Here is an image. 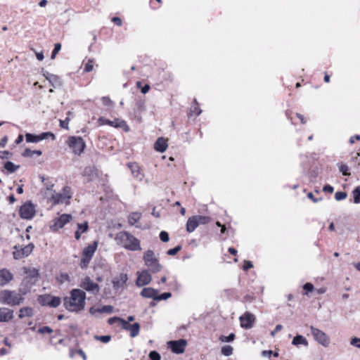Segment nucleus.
I'll return each mask as SVG.
<instances>
[{"label": "nucleus", "mask_w": 360, "mask_h": 360, "mask_svg": "<svg viewBox=\"0 0 360 360\" xmlns=\"http://www.w3.org/2000/svg\"><path fill=\"white\" fill-rule=\"evenodd\" d=\"M86 293L80 289H73L70 297L64 298V306L70 311H78L85 307Z\"/></svg>", "instance_id": "1"}, {"label": "nucleus", "mask_w": 360, "mask_h": 360, "mask_svg": "<svg viewBox=\"0 0 360 360\" xmlns=\"http://www.w3.org/2000/svg\"><path fill=\"white\" fill-rule=\"evenodd\" d=\"M115 240L118 245L131 251H136L141 249L140 240L127 231L118 233L115 237Z\"/></svg>", "instance_id": "2"}, {"label": "nucleus", "mask_w": 360, "mask_h": 360, "mask_svg": "<svg viewBox=\"0 0 360 360\" xmlns=\"http://www.w3.org/2000/svg\"><path fill=\"white\" fill-rule=\"evenodd\" d=\"M22 300V295L15 291L9 290L0 291V302L3 304L11 306L18 305Z\"/></svg>", "instance_id": "3"}, {"label": "nucleus", "mask_w": 360, "mask_h": 360, "mask_svg": "<svg viewBox=\"0 0 360 360\" xmlns=\"http://www.w3.org/2000/svg\"><path fill=\"white\" fill-rule=\"evenodd\" d=\"M144 264L153 273H158L162 269V265L153 251L148 250L144 252L143 257Z\"/></svg>", "instance_id": "4"}, {"label": "nucleus", "mask_w": 360, "mask_h": 360, "mask_svg": "<svg viewBox=\"0 0 360 360\" xmlns=\"http://www.w3.org/2000/svg\"><path fill=\"white\" fill-rule=\"evenodd\" d=\"M72 198L71 188L69 186H65L63 189L62 193H53L50 196L49 200L53 205L68 203L69 200Z\"/></svg>", "instance_id": "5"}, {"label": "nucleus", "mask_w": 360, "mask_h": 360, "mask_svg": "<svg viewBox=\"0 0 360 360\" xmlns=\"http://www.w3.org/2000/svg\"><path fill=\"white\" fill-rule=\"evenodd\" d=\"M68 145L75 155H80L84 150L86 143L80 136H70Z\"/></svg>", "instance_id": "6"}, {"label": "nucleus", "mask_w": 360, "mask_h": 360, "mask_svg": "<svg viewBox=\"0 0 360 360\" xmlns=\"http://www.w3.org/2000/svg\"><path fill=\"white\" fill-rule=\"evenodd\" d=\"M96 248L97 243L94 242L92 244L89 245L84 249L80 264L82 269L86 268L88 266L90 260L94 255V252H96Z\"/></svg>", "instance_id": "7"}, {"label": "nucleus", "mask_w": 360, "mask_h": 360, "mask_svg": "<svg viewBox=\"0 0 360 360\" xmlns=\"http://www.w3.org/2000/svg\"><path fill=\"white\" fill-rule=\"evenodd\" d=\"M311 335L314 340L325 347L329 346L330 340L329 336L323 331L314 326L310 327Z\"/></svg>", "instance_id": "8"}, {"label": "nucleus", "mask_w": 360, "mask_h": 360, "mask_svg": "<svg viewBox=\"0 0 360 360\" xmlns=\"http://www.w3.org/2000/svg\"><path fill=\"white\" fill-rule=\"evenodd\" d=\"M34 246L32 243H30L25 247H20L15 245L14 247L15 250L13 252V257L15 259H20L23 257L29 256L33 251Z\"/></svg>", "instance_id": "9"}, {"label": "nucleus", "mask_w": 360, "mask_h": 360, "mask_svg": "<svg viewBox=\"0 0 360 360\" xmlns=\"http://www.w3.org/2000/svg\"><path fill=\"white\" fill-rule=\"evenodd\" d=\"M79 286L87 292L92 293L93 295L98 294L100 290L99 285L94 283L89 277H85L81 281Z\"/></svg>", "instance_id": "10"}, {"label": "nucleus", "mask_w": 360, "mask_h": 360, "mask_svg": "<svg viewBox=\"0 0 360 360\" xmlns=\"http://www.w3.org/2000/svg\"><path fill=\"white\" fill-rule=\"evenodd\" d=\"M39 302L43 306H49L51 307H57L61 303V300L59 297H54L50 295L40 296Z\"/></svg>", "instance_id": "11"}, {"label": "nucleus", "mask_w": 360, "mask_h": 360, "mask_svg": "<svg viewBox=\"0 0 360 360\" xmlns=\"http://www.w3.org/2000/svg\"><path fill=\"white\" fill-rule=\"evenodd\" d=\"M35 207L31 202H27L20 208V215L22 219H30L35 214Z\"/></svg>", "instance_id": "12"}, {"label": "nucleus", "mask_w": 360, "mask_h": 360, "mask_svg": "<svg viewBox=\"0 0 360 360\" xmlns=\"http://www.w3.org/2000/svg\"><path fill=\"white\" fill-rule=\"evenodd\" d=\"M71 219L72 216L70 214H63L53 220V224L50 226V228L53 231H57L63 228Z\"/></svg>", "instance_id": "13"}, {"label": "nucleus", "mask_w": 360, "mask_h": 360, "mask_svg": "<svg viewBox=\"0 0 360 360\" xmlns=\"http://www.w3.org/2000/svg\"><path fill=\"white\" fill-rule=\"evenodd\" d=\"M168 347L175 354H182L186 346V341L184 339L172 340L167 342Z\"/></svg>", "instance_id": "14"}, {"label": "nucleus", "mask_w": 360, "mask_h": 360, "mask_svg": "<svg viewBox=\"0 0 360 360\" xmlns=\"http://www.w3.org/2000/svg\"><path fill=\"white\" fill-rule=\"evenodd\" d=\"M26 276L23 279L22 283L26 285L27 288H31L37 281L38 271L35 269H32L25 271Z\"/></svg>", "instance_id": "15"}, {"label": "nucleus", "mask_w": 360, "mask_h": 360, "mask_svg": "<svg viewBox=\"0 0 360 360\" xmlns=\"http://www.w3.org/2000/svg\"><path fill=\"white\" fill-rule=\"evenodd\" d=\"M137 279L136 284L139 287L144 286L149 284L152 280L151 275L148 270L145 269L137 272Z\"/></svg>", "instance_id": "16"}, {"label": "nucleus", "mask_w": 360, "mask_h": 360, "mask_svg": "<svg viewBox=\"0 0 360 360\" xmlns=\"http://www.w3.org/2000/svg\"><path fill=\"white\" fill-rule=\"evenodd\" d=\"M239 319L240 326L243 328L249 329L252 327L255 321V316L252 313L245 312L243 315L240 316Z\"/></svg>", "instance_id": "17"}, {"label": "nucleus", "mask_w": 360, "mask_h": 360, "mask_svg": "<svg viewBox=\"0 0 360 360\" xmlns=\"http://www.w3.org/2000/svg\"><path fill=\"white\" fill-rule=\"evenodd\" d=\"M98 123L99 125L108 124L116 128L122 127L123 126L126 125V122L124 120L115 119L114 120L111 121L103 117L98 118Z\"/></svg>", "instance_id": "18"}, {"label": "nucleus", "mask_w": 360, "mask_h": 360, "mask_svg": "<svg viewBox=\"0 0 360 360\" xmlns=\"http://www.w3.org/2000/svg\"><path fill=\"white\" fill-rule=\"evenodd\" d=\"M128 276L126 274H120L112 280L113 288L115 290L123 288L127 283Z\"/></svg>", "instance_id": "19"}, {"label": "nucleus", "mask_w": 360, "mask_h": 360, "mask_svg": "<svg viewBox=\"0 0 360 360\" xmlns=\"http://www.w3.org/2000/svg\"><path fill=\"white\" fill-rule=\"evenodd\" d=\"M13 278V275L11 272L6 269H0V286H4L8 284Z\"/></svg>", "instance_id": "20"}, {"label": "nucleus", "mask_w": 360, "mask_h": 360, "mask_svg": "<svg viewBox=\"0 0 360 360\" xmlns=\"http://www.w3.org/2000/svg\"><path fill=\"white\" fill-rule=\"evenodd\" d=\"M13 318V310L0 307V322H8Z\"/></svg>", "instance_id": "21"}, {"label": "nucleus", "mask_w": 360, "mask_h": 360, "mask_svg": "<svg viewBox=\"0 0 360 360\" xmlns=\"http://www.w3.org/2000/svg\"><path fill=\"white\" fill-rule=\"evenodd\" d=\"M167 140L163 137L157 139L154 144V148L156 151L163 153L167 150Z\"/></svg>", "instance_id": "22"}, {"label": "nucleus", "mask_w": 360, "mask_h": 360, "mask_svg": "<svg viewBox=\"0 0 360 360\" xmlns=\"http://www.w3.org/2000/svg\"><path fill=\"white\" fill-rule=\"evenodd\" d=\"M128 167L130 169V170L131 172V174L134 176V177H135V178H136V179H138L139 180H141L143 179V176L141 174L140 167H139V166L138 165L137 163H136V162H129L128 164Z\"/></svg>", "instance_id": "23"}, {"label": "nucleus", "mask_w": 360, "mask_h": 360, "mask_svg": "<svg viewBox=\"0 0 360 360\" xmlns=\"http://www.w3.org/2000/svg\"><path fill=\"white\" fill-rule=\"evenodd\" d=\"M158 294V290L152 288H145L141 292V295L146 298H153L155 300V297Z\"/></svg>", "instance_id": "24"}, {"label": "nucleus", "mask_w": 360, "mask_h": 360, "mask_svg": "<svg viewBox=\"0 0 360 360\" xmlns=\"http://www.w3.org/2000/svg\"><path fill=\"white\" fill-rule=\"evenodd\" d=\"M89 229L88 222H84L83 224H77V229L75 231V237L78 240L80 239L82 233H84L87 231Z\"/></svg>", "instance_id": "25"}, {"label": "nucleus", "mask_w": 360, "mask_h": 360, "mask_svg": "<svg viewBox=\"0 0 360 360\" xmlns=\"http://www.w3.org/2000/svg\"><path fill=\"white\" fill-rule=\"evenodd\" d=\"M198 226V221L195 216L190 217L186 223V231L192 233Z\"/></svg>", "instance_id": "26"}, {"label": "nucleus", "mask_w": 360, "mask_h": 360, "mask_svg": "<svg viewBox=\"0 0 360 360\" xmlns=\"http://www.w3.org/2000/svg\"><path fill=\"white\" fill-rule=\"evenodd\" d=\"M292 344L295 346H299L300 345H302L305 347H307L309 343L307 339L301 335H297L292 340Z\"/></svg>", "instance_id": "27"}, {"label": "nucleus", "mask_w": 360, "mask_h": 360, "mask_svg": "<svg viewBox=\"0 0 360 360\" xmlns=\"http://www.w3.org/2000/svg\"><path fill=\"white\" fill-rule=\"evenodd\" d=\"M33 309L32 307H23L21 308L19 311V317L22 319L24 317H31L33 316Z\"/></svg>", "instance_id": "28"}, {"label": "nucleus", "mask_w": 360, "mask_h": 360, "mask_svg": "<svg viewBox=\"0 0 360 360\" xmlns=\"http://www.w3.org/2000/svg\"><path fill=\"white\" fill-rule=\"evenodd\" d=\"M127 330L129 331L131 338H135L139 334L140 324L134 323L130 326Z\"/></svg>", "instance_id": "29"}, {"label": "nucleus", "mask_w": 360, "mask_h": 360, "mask_svg": "<svg viewBox=\"0 0 360 360\" xmlns=\"http://www.w3.org/2000/svg\"><path fill=\"white\" fill-rule=\"evenodd\" d=\"M141 218V213L133 212L128 217V222L130 225H134Z\"/></svg>", "instance_id": "30"}, {"label": "nucleus", "mask_w": 360, "mask_h": 360, "mask_svg": "<svg viewBox=\"0 0 360 360\" xmlns=\"http://www.w3.org/2000/svg\"><path fill=\"white\" fill-rule=\"evenodd\" d=\"M26 141L28 143H37L39 142V136L32 134L27 133L25 134Z\"/></svg>", "instance_id": "31"}, {"label": "nucleus", "mask_w": 360, "mask_h": 360, "mask_svg": "<svg viewBox=\"0 0 360 360\" xmlns=\"http://www.w3.org/2000/svg\"><path fill=\"white\" fill-rule=\"evenodd\" d=\"M4 168L9 172L10 173L14 172L18 168H19L18 165H15L12 162H7L4 165Z\"/></svg>", "instance_id": "32"}, {"label": "nucleus", "mask_w": 360, "mask_h": 360, "mask_svg": "<svg viewBox=\"0 0 360 360\" xmlns=\"http://www.w3.org/2000/svg\"><path fill=\"white\" fill-rule=\"evenodd\" d=\"M34 155H41V150H32L30 149H25L22 153V155L24 157H32Z\"/></svg>", "instance_id": "33"}, {"label": "nucleus", "mask_w": 360, "mask_h": 360, "mask_svg": "<svg viewBox=\"0 0 360 360\" xmlns=\"http://www.w3.org/2000/svg\"><path fill=\"white\" fill-rule=\"evenodd\" d=\"M38 136H39V141H41L44 139H48V138H51L52 140H54L56 139L55 135L52 132H49H49H43Z\"/></svg>", "instance_id": "34"}, {"label": "nucleus", "mask_w": 360, "mask_h": 360, "mask_svg": "<svg viewBox=\"0 0 360 360\" xmlns=\"http://www.w3.org/2000/svg\"><path fill=\"white\" fill-rule=\"evenodd\" d=\"M354 196V202L360 203V186H357L352 192Z\"/></svg>", "instance_id": "35"}, {"label": "nucleus", "mask_w": 360, "mask_h": 360, "mask_svg": "<svg viewBox=\"0 0 360 360\" xmlns=\"http://www.w3.org/2000/svg\"><path fill=\"white\" fill-rule=\"evenodd\" d=\"M232 353L233 347L230 345H226L221 348V354L226 356H231Z\"/></svg>", "instance_id": "36"}, {"label": "nucleus", "mask_w": 360, "mask_h": 360, "mask_svg": "<svg viewBox=\"0 0 360 360\" xmlns=\"http://www.w3.org/2000/svg\"><path fill=\"white\" fill-rule=\"evenodd\" d=\"M196 221L198 224H205L210 222V218L205 216L195 215Z\"/></svg>", "instance_id": "37"}, {"label": "nucleus", "mask_w": 360, "mask_h": 360, "mask_svg": "<svg viewBox=\"0 0 360 360\" xmlns=\"http://www.w3.org/2000/svg\"><path fill=\"white\" fill-rule=\"evenodd\" d=\"M46 79L49 81L53 87H56L55 84L58 83V78L54 75L49 74V76L46 77Z\"/></svg>", "instance_id": "38"}, {"label": "nucleus", "mask_w": 360, "mask_h": 360, "mask_svg": "<svg viewBox=\"0 0 360 360\" xmlns=\"http://www.w3.org/2000/svg\"><path fill=\"white\" fill-rule=\"evenodd\" d=\"M171 296H172V294L170 292H164V293L161 294L160 295L157 294L155 300L156 301L165 300H167L168 298L171 297Z\"/></svg>", "instance_id": "39"}, {"label": "nucleus", "mask_w": 360, "mask_h": 360, "mask_svg": "<svg viewBox=\"0 0 360 360\" xmlns=\"http://www.w3.org/2000/svg\"><path fill=\"white\" fill-rule=\"evenodd\" d=\"M350 345L360 349V338L354 337L350 339Z\"/></svg>", "instance_id": "40"}, {"label": "nucleus", "mask_w": 360, "mask_h": 360, "mask_svg": "<svg viewBox=\"0 0 360 360\" xmlns=\"http://www.w3.org/2000/svg\"><path fill=\"white\" fill-rule=\"evenodd\" d=\"M347 195L345 192H336L335 194V198L336 200L340 201L345 199L347 198Z\"/></svg>", "instance_id": "41"}, {"label": "nucleus", "mask_w": 360, "mask_h": 360, "mask_svg": "<svg viewBox=\"0 0 360 360\" xmlns=\"http://www.w3.org/2000/svg\"><path fill=\"white\" fill-rule=\"evenodd\" d=\"M339 169L340 171V172H342V174L345 176H349L350 175V173L348 172V170H349V167L347 165H345V164H342L340 167H339Z\"/></svg>", "instance_id": "42"}, {"label": "nucleus", "mask_w": 360, "mask_h": 360, "mask_svg": "<svg viewBox=\"0 0 360 360\" xmlns=\"http://www.w3.org/2000/svg\"><path fill=\"white\" fill-rule=\"evenodd\" d=\"M181 246L177 245L175 248L169 250L167 253L168 255L174 256L176 255L181 250Z\"/></svg>", "instance_id": "43"}, {"label": "nucleus", "mask_w": 360, "mask_h": 360, "mask_svg": "<svg viewBox=\"0 0 360 360\" xmlns=\"http://www.w3.org/2000/svg\"><path fill=\"white\" fill-rule=\"evenodd\" d=\"M102 313L111 314L113 311V307L111 305H105L101 308Z\"/></svg>", "instance_id": "44"}, {"label": "nucleus", "mask_w": 360, "mask_h": 360, "mask_svg": "<svg viewBox=\"0 0 360 360\" xmlns=\"http://www.w3.org/2000/svg\"><path fill=\"white\" fill-rule=\"evenodd\" d=\"M235 338V335L233 333H231L229 334L228 336H221L220 338V340L222 341V342H231L234 340Z\"/></svg>", "instance_id": "45"}, {"label": "nucleus", "mask_w": 360, "mask_h": 360, "mask_svg": "<svg viewBox=\"0 0 360 360\" xmlns=\"http://www.w3.org/2000/svg\"><path fill=\"white\" fill-rule=\"evenodd\" d=\"M96 340L101 341L103 343H107L111 340V337L110 335H101V336H96Z\"/></svg>", "instance_id": "46"}, {"label": "nucleus", "mask_w": 360, "mask_h": 360, "mask_svg": "<svg viewBox=\"0 0 360 360\" xmlns=\"http://www.w3.org/2000/svg\"><path fill=\"white\" fill-rule=\"evenodd\" d=\"M160 238L162 242L166 243L169 241V234L166 231H162L160 233Z\"/></svg>", "instance_id": "47"}, {"label": "nucleus", "mask_w": 360, "mask_h": 360, "mask_svg": "<svg viewBox=\"0 0 360 360\" xmlns=\"http://www.w3.org/2000/svg\"><path fill=\"white\" fill-rule=\"evenodd\" d=\"M52 332H53V330L49 326H43L38 330V333H41V334H44V333L50 334Z\"/></svg>", "instance_id": "48"}, {"label": "nucleus", "mask_w": 360, "mask_h": 360, "mask_svg": "<svg viewBox=\"0 0 360 360\" xmlns=\"http://www.w3.org/2000/svg\"><path fill=\"white\" fill-rule=\"evenodd\" d=\"M149 357L151 360H160V355L156 351H151L149 354Z\"/></svg>", "instance_id": "49"}, {"label": "nucleus", "mask_w": 360, "mask_h": 360, "mask_svg": "<svg viewBox=\"0 0 360 360\" xmlns=\"http://www.w3.org/2000/svg\"><path fill=\"white\" fill-rule=\"evenodd\" d=\"M61 49V44L57 43L55 44L54 49L51 53V58L53 59L56 57V55L58 53V51Z\"/></svg>", "instance_id": "50"}, {"label": "nucleus", "mask_w": 360, "mask_h": 360, "mask_svg": "<svg viewBox=\"0 0 360 360\" xmlns=\"http://www.w3.org/2000/svg\"><path fill=\"white\" fill-rule=\"evenodd\" d=\"M102 101L104 105L112 107L114 105V103L111 101V99L108 97H103Z\"/></svg>", "instance_id": "51"}, {"label": "nucleus", "mask_w": 360, "mask_h": 360, "mask_svg": "<svg viewBox=\"0 0 360 360\" xmlns=\"http://www.w3.org/2000/svg\"><path fill=\"white\" fill-rule=\"evenodd\" d=\"M201 113V110H198L197 106H193L191 109L190 116H198Z\"/></svg>", "instance_id": "52"}, {"label": "nucleus", "mask_w": 360, "mask_h": 360, "mask_svg": "<svg viewBox=\"0 0 360 360\" xmlns=\"http://www.w3.org/2000/svg\"><path fill=\"white\" fill-rule=\"evenodd\" d=\"M53 186V184H52L46 185V191L44 193L46 197L51 196V194L53 193H54V191L52 190Z\"/></svg>", "instance_id": "53"}, {"label": "nucleus", "mask_w": 360, "mask_h": 360, "mask_svg": "<svg viewBox=\"0 0 360 360\" xmlns=\"http://www.w3.org/2000/svg\"><path fill=\"white\" fill-rule=\"evenodd\" d=\"M303 289L306 290V293H307L309 292H312L314 288L311 283H307L303 285Z\"/></svg>", "instance_id": "54"}, {"label": "nucleus", "mask_w": 360, "mask_h": 360, "mask_svg": "<svg viewBox=\"0 0 360 360\" xmlns=\"http://www.w3.org/2000/svg\"><path fill=\"white\" fill-rule=\"evenodd\" d=\"M89 312L93 316H97L98 314H101V308L92 307L89 309Z\"/></svg>", "instance_id": "55"}, {"label": "nucleus", "mask_w": 360, "mask_h": 360, "mask_svg": "<svg viewBox=\"0 0 360 360\" xmlns=\"http://www.w3.org/2000/svg\"><path fill=\"white\" fill-rule=\"evenodd\" d=\"M120 323H121L122 328L126 330H127L129 329V328L130 327V326L131 325L128 321H127L126 320H124L123 319H120Z\"/></svg>", "instance_id": "56"}, {"label": "nucleus", "mask_w": 360, "mask_h": 360, "mask_svg": "<svg viewBox=\"0 0 360 360\" xmlns=\"http://www.w3.org/2000/svg\"><path fill=\"white\" fill-rule=\"evenodd\" d=\"M93 70V61L89 60L88 63L85 65L84 71L86 72H91Z\"/></svg>", "instance_id": "57"}, {"label": "nucleus", "mask_w": 360, "mask_h": 360, "mask_svg": "<svg viewBox=\"0 0 360 360\" xmlns=\"http://www.w3.org/2000/svg\"><path fill=\"white\" fill-rule=\"evenodd\" d=\"M70 118L67 117L65 120H60V126L64 129H68Z\"/></svg>", "instance_id": "58"}, {"label": "nucleus", "mask_w": 360, "mask_h": 360, "mask_svg": "<svg viewBox=\"0 0 360 360\" xmlns=\"http://www.w3.org/2000/svg\"><path fill=\"white\" fill-rule=\"evenodd\" d=\"M252 267H253V264H252V262L246 261V260L244 262V265H243L244 271H248V269H250Z\"/></svg>", "instance_id": "59"}, {"label": "nucleus", "mask_w": 360, "mask_h": 360, "mask_svg": "<svg viewBox=\"0 0 360 360\" xmlns=\"http://www.w3.org/2000/svg\"><path fill=\"white\" fill-rule=\"evenodd\" d=\"M120 319H121V318L115 316V317L110 318L108 319V322L109 324H113L116 322H120Z\"/></svg>", "instance_id": "60"}, {"label": "nucleus", "mask_w": 360, "mask_h": 360, "mask_svg": "<svg viewBox=\"0 0 360 360\" xmlns=\"http://www.w3.org/2000/svg\"><path fill=\"white\" fill-rule=\"evenodd\" d=\"M323 191L324 192H328L330 193H332L334 191L333 189V187L331 186L330 185H326L323 188Z\"/></svg>", "instance_id": "61"}, {"label": "nucleus", "mask_w": 360, "mask_h": 360, "mask_svg": "<svg viewBox=\"0 0 360 360\" xmlns=\"http://www.w3.org/2000/svg\"><path fill=\"white\" fill-rule=\"evenodd\" d=\"M272 354H273V352L271 350H264L262 352V356L267 357V358H270Z\"/></svg>", "instance_id": "62"}, {"label": "nucleus", "mask_w": 360, "mask_h": 360, "mask_svg": "<svg viewBox=\"0 0 360 360\" xmlns=\"http://www.w3.org/2000/svg\"><path fill=\"white\" fill-rule=\"evenodd\" d=\"M360 140V135H354L353 136H351L349 139V143L351 144L354 143L355 141H359Z\"/></svg>", "instance_id": "63"}, {"label": "nucleus", "mask_w": 360, "mask_h": 360, "mask_svg": "<svg viewBox=\"0 0 360 360\" xmlns=\"http://www.w3.org/2000/svg\"><path fill=\"white\" fill-rule=\"evenodd\" d=\"M112 21L113 22H115L118 26H121L122 25V20L119 17H113L112 18Z\"/></svg>", "instance_id": "64"}]
</instances>
